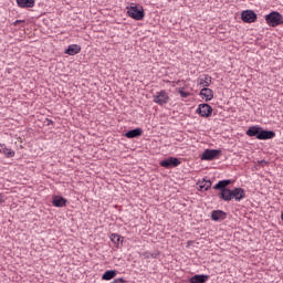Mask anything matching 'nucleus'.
Listing matches in <instances>:
<instances>
[{
	"label": "nucleus",
	"mask_w": 283,
	"mask_h": 283,
	"mask_svg": "<svg viewBox=\"0 0 283 283\" xmlns=\"http://www.w3.org/2000/svg\"><path fill=\"white\" fill-rule=\"evenodd\" d=\"M250 138H256V140H271L275 137V132L266 130L262 126H250L245 132Z\"/></svg>",
	"instance_id": "obj_1"
},
{
	"label": "nucleus",
	"mask_w": 283,
	"mask_h": 283,
	"mask_svg": "<svg viewBox=\"0 0 283 283\" xmlns=\"http://www.w3.org/2000/svg\"><path fill=\"white\" fill-rule=\"evenodd\" d=\"M229 185H231V179L220 180L213 186V189L216 191H219L218 196L220 200H223L224 202H231L232 200L233 190L227 188L229 187Z\"/></svg>",
	"instance_id": "obj_2"
},
{
	"label": "nucleus",
	"mask_w": 283,
	"mask_h": 283,
	"mask_svg": "<svg viewBox=\"0 0 283 283\" xmlns=\"http://www.w3.org/2000/svg\"><path fill=\"white\" fill-rule=\"evenodd\" d=\"M265 21L271 28H277V25H283V17L280 12L273 11L265 15Z\"/></svg>",
	"instance_id": "obj_3"
},
{
	"label": "nucleus",
	"mask_w": 283,
	"mask_h": 283,
	"mask_svg": "<svg viewBox=\"0 0 283 283\" xmlns=\"http://www.w3.org/2000/svg\"><path fill=\"white\" fill-rule=\"evenodd\" d=\"M127 14L130 19H134L135 21H143V19H145V10L143 7L138 8V6H132L127 7Z\"/></svg>",
	"instance_id": "obj_4"
},
{
	"label": "nucleus",
	"mask_w": 283,
	"mask_h": 283,
	"mask_svg": "<svg viewBox=\"0 0 283 283\" xmlns=\"http://www.w3.org/2000/svg\"><path fill=\"white\" fill-rule=\"evenodd\" d=\"M221 155V149H206L201 154V160H218V158H220Z\"/></svg>",
	"instance_id": "obj_5"
},
{
	"label": "nucleus",
	"mask_w": 283,
	"mask_h": 283,
	"mask_svg": "<svg viewBox=\"0 0 283 283\" xmlns=\"http://www.w3.org/2000/svg\"><path fill=\"white\" fill-rule=\"evenodd\" d=\"M154 103L157 105H167L169 103V94H167V91H159L153 96Z\"/></svg>",
	"instance_id": "obj_6"
},
{
	"label": "nucleus",
	"mask_w": 283,
	"mask_h": 283,
	"mask_svg": "<svg viewBox=\"0 0 283 283\" xmlns=\"http://www.w3.org/2000/svg\"><path fill=\"white\" fill-rule=\"evenodd\" d=\"M241 21L243 23H255L258 21V13L253 10H244L241 12Z\"/></svg>",
	"instance_id": "obj_7"
},
{
	"label": "nucleus",
	"mask_w": 283,
	"mask_h": 283,
	"mask_svg": "<svg viewBox=\"0 0 283 283\" xmlns=\"http://www.w3.org/2000/svg\"><path fill=\"white\" fill-rule=\"evenodd\" d=\"M160 167L165 169H174L180 165V159L178 157H168L159 163Z\"/></svg>",
	"instance_id": "obj_8"
},
{
	"label": "nucleus",
	"mask_w": 283,
	"mask_h": 283,
	"mask_svg": "<svg viewBox=\"0 0 283 283\" xmlns=\"http://www.w3.org/2000/svg\"><path fill=\"white\" fill-rule=\"evenodd\" d=\"M197 114H200L202 118H209L213 114V108L209 104H199Z\"/></svg>",
	"instance_id": "obj_9"
},
{
	"label": "nucleus",
	"mask_w": 283,
	"mask_h": 283,
	"mask_svg": "<svg viewBox=\"0 0 283 283\" xmlns=\"http://www.w3.org/2000/svg\"><path fill=\"white\" fill-rule=\"evenodd\" d=\"M244 198H247V191L243 188L237 187L232 189V200L241 202Z\"/></svg>",
	"instance_id": "obj_10"
},
{
	"label": "nucleus",
	"mask_w": 283,
	"mask_h": 283,
	"mask_svg": "<svg viewBox=\"0 0 283 283\" xmlns=\"http://www.w3.org/2000/svg\"><path fill=\"white\" fill-rule=\"evenodd\" d=\"M210 218L213 222H222V220H227V212L222 210H213Z\"/></svg>",
	"instance_id": "obj_11"
},
{
	"label": "nucleus",
	"mask_w": 283,
	"mask_h": 283,
	"mask_svg": "<svg viewBox=\"0 0 283 283\" xmlns=\"http://www.w3.org/2000/svg\"><path fill=\"white\" fill-rule=\"evenodd\" d=\"M52 205H53V207H57V208L66 207L67 199H65L64 197H61V196H53Z\"/></svg>",
	"instance_id": "obj_12"
},
{
	"label": "nucleus",
	"mask_w": 283,
	"mask_h": 283,
	"mask_svg": "<svg viewBox=\"0 0 283 283\" xmlns=\"http://www.w3.org/2000/svg\"><path fill=\"white\" fill-rule=\"evenodd\" d=\"M209 282V275L207 274H196L189 279V283H207Z\"/></svg>",
	"instance_id": "obj_13"
},
{
	"label": "nucleus",
	"mask_w": 283,
	"mask_h": 283,
	"mask_svg": "<svg viewBox=\"0 0 283 283\" xmlns=\"http://www.w3.org/2000/svg\"><path fill=\"white\" fill-rule=\"evenodd\" d=\"M80 52H81V45H78V44H71L64 51V54H69V56H75V54H78Z\"/></svg>",
	"instance_id": "obj_14"
},
{
	"label": "nucleus",
	"mask_w": 283,
	"mask_h": 283,
	"mask_svg": "<svg viewBox=\"0 0 283 283\" xmlns=\"http://www.w3.org/2000/svg\"><path fill=\"white\" fill-rule=\"evenodd\" d=\"M199 96H201V98H206V101L209 102L213 98V90L209 87H203L200 91Z\"/></svg>",
	"instance_id": "obj_15"
},
{
	"label": "nucleus",
	"mask_w": 283,
	"mask_h": 283,
	"mask_svg": "<svg viewBox=\"0 0 283 283\" xmlns=\"http://www.w3.org/2000/svg\"><path fill=\"white\" fill-rule=\"evenodd\" d=\"M126 138H139L143 136V128H134L124 134Z\"/></svg>",
	"instance_id": "obj_16"
},
{
	"label": "nucleus",
	"mask_w": 283,
	"mask_h": 283,
	"mask_svg": "<svg viewBox=\"0 0 283 283\" xmlns=\"http://www.w3.org/2000/svg\"><path fill=\"white\" fill-rule=\"evenodd\" d=\"M117 273L118 272L116 270H107L102 275V280H105V281L114 280V277H116Z\"/></svg>",
	"instance_id": "obj_17"
},
{
	"label": "nucleus",
	"mask_w": 283,
	"mask_h": 283,
	"mask_svg": "<svg viewBox=\"0 0 283 283\" xmlns=\"http://www.w3.org/2000/svg\"><path fill=\"white\" fill-rule=\"evenodd\" d=\"M19 8H34V0H15Z\"/></svg>",
	"instance_id": "obj_18"
},
{
	"label": "nucleus",
	"mask_w": 283,
	"mask_h": 283,
	"mask_svg": "<svg viewBox=\"0 0 283 283\" xmlns=\"http://www.w3.org/2000/svg\"><path fill=\"white\" fill-rule=\"evenodd\" d=\"M211 185H212V182L210 179H208V180L203 179L202 181H199V189H200V191H202V189L205 191H209V189H211Z\"/></svg>",
	"instance_id": "obj_19"
},
{
	"label": "nucleus",
	"mask_w": 283,
	"mask_h": 283,
	"mask_svg": "<svg viewBox=\"0 0 283 283\" xmlns=\"http://www.w3.org/2000/svg\"><path fill=\"white\" fill-rule=\"evenodd\" d=\"M198 84L201 85V87H209L211 85V76L205 75V78H199Z\"/></svg>",
	"instance_id": "obj_20"
},
{
	"label": "nucleus",
	"mask_w": 283,
	"mask_h": 283,
	"mask_svg": "<svg viewBox=\"0 0 283 283\" xmlns=\"http://www.w3.org/2000/svg\"><path fill=\"white\" fill-rule=\"evenodd\" d=\"M2 154H4V156H6L7 158H14V155H15L14 150L8 148V147L6 146V144H4V149L2 150Z\"/></svg>",
	"instance_id": "obj_21"
},
{
	"label": "nucleus",
	"mask_w": 283,
	"mask_h": 283,
	"mask_svg": "<svg viewBox=\"0 0 283 283\" xmlns=\"http://www.w3.org/2000/svg\"><path fill=\"white\" fill-rule=\"evenodd\" d=\"M178 93L180 94L181 98H189V96H191V93L185 92L184 88H179Z\"/></svg>",
	"instance_id": "obj_22"
},
{
	"label": "nucleus",
	"mask_w": 283,
	"mask_h": 283,
	"mask_svg": "<svg viewBox=\"0 0 283 283\" xmlns=\"http://www.w3.org/2000/svg\"><path fill=\"white\" fill-rule=\"evenodd\" d=\"M111 241L114 242V244H118V242H120V235L116 233L111 234Z\"/></svg>",
	"instance_id": "obj_23"
},
{
	"label": "nucleus",
	"mask_w": 283,
	"mask_h": 283,
	"mask_svg": "<svg viewBox=\"0 0 283 283\" xmlns=\"http://www.w3.org/2000/svg\"><path fill=\"white\" fill-rule=\"evenodd\" d=\"M158 255H160L159 251H155V252L150 253V258H153L154 260H156V258H158Z\"/></svg>",
	"instance_id": "obj_24"
},
{
	"label": "nucleus",
	"mask_w": 283,
	"mask_h": 283,
	"mask_svg": "<svg viewBox=\"0 0 283 283\" xmlns=\"http://www.w3.org/2000/svg\"><path fill=\"white\" fill-rule=\"evenodd\" d=\"M142 255H143L144 260H149V258H151L150 252H144V253H142Z\"/></svg>",
	"instance_id": "obj_25"
},
{
	"label": "nucleus",
	"mask_w": 283,
	"mask_h": 283,
	"mask_svg": "<svg viewBox=\"0 0 283 283\" xmlns=\"http://www.w3.org/2000/svg\"><path fill=\"white\" fill-rule=\"evenodd\" d=\"M127 281H125V279L120 277V279H115L113 282L111 283H126Z\"/></svg>",
	"instance_id": "obj_26"
},
{
	"label": "nucleus",
	"mask_w": 283,
	"mask_h": 283,
	"mask_svg": "<svg viewBox=\"0 0 283 283\" xmlns=\"http://www.w3.org/2000/svg\"><path fill=\"white\" fill-rule=\"evenodd\" d=\"M3 149H6V144H0V154H3Z\"/></svg>",
	"instance_id": "obj_27"
},
{
	"label": "nucleus",
	"mask_w": 283,
	"mask_h": 283,
	"mask_svg": "<svg viewBox=\"0 0 283 283\" xmlns=\"http://www.w3.org/2000/svg\"><path fill=\"white\" fill-rule=\"evenodd\" d=\"M3 202H6V199H4L3 196L0 193V205H3Z\"/></svg>",
	"instance_id": "obj_28"
},
{
	"label": "nucleus",
	"mask_w": 283,
	"mask_h": 283,
	"mask_svg": "<svg viewBox=\"0 0 283 283\" xmlns=\"http://www.w3.org/2000/svg\"><path fill=\"white\" fill-rule=\"evenodd\" d=\"M53 120L52 119H49V118H46V125H53Z\"/></svg>",
	"instance_id": "obj_29"
}]
</instances>
